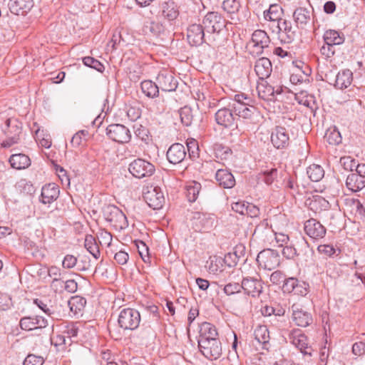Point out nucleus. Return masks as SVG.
<instances>
[{
  "label": "nucleus",
  "instance_id": "1",
  "mask_svg": "<svg viewBox=\"0 0 365 365\" xmlns=\"http://www.w3.org/2000/svg\"><path fill=\"white\" fill-rule=\"evenodd\" d=\"M202 24L207 33V44L213 47L224 46L227 41L225 30L227 22L224 17L217 12H208Z\"/></svg>",
  "mask_w": 365,
  "mask_h": 365
},
{
  "label": "nucleus",
  "instance_id": "2",
  "mask_svg": "<svg viewBox=\"0 0 365 365\" xmlns=\"http://www.w3.org/2000/svg\"><path fill=\"white\" fill-rule=\"evenodd\" d=\"M104 217L115 230H121L128 225L125 214L116 206L108 205L104 210Z\"/></svg>",
  "mask_w": 365,
  "mask_h": 365
},
{
  "label": "nucleus",
  "instance_id": "3",
  "mask_svg": "<svg viewBox=\"0 0 365 365\" xmlns=\"http://www.w3.org/2000/svg\"><path fill=\"white\" fill-rule=\"evenodd\" d=\"M140 322L139 312L131 308L122 309L118 319V323L123 330H134L138 327Z\"/></svg>",
  "mask_w": 365,
  "mask_h": 365
},
{
  "label": "nucleus",
  "instance_id": "4",
  "mask_svg": "<svg viewBox=\"0 0 365 365\" xmlns=\"http://www.w3.org/2000/svg\"><path fill=\"white\" fill-rule=\"evenodd\" d=\"M198 346L201 353L208 359H217L222 355V346L218 339H199Z\"/></svg>",
  "mask_w": 365,
  "mask_h": 365
},
{
  "label": "nucleus",
  "instance_id": "5",
  "mask_svg": "<svg viewBox=\"0 0 365 365\" xmlns=\"http://www.w3.org/2000/svg\"><path fill=\"white\" fill-rule=\"evenodd\" d=\"M257 262L264 269L272 270L279 265L280 257L276 250L267 249L258 254Z\"/></svg>",
  "mask_w": 365,
  "mask_h": 365
},
{
  "label": "nucleus",
  "instance_id": "6",
  "mask_svg": "<svg viewBox=\"0 0 365 365\" xmlns=\"http://www.w3.org/2000/svg\"><path fill=\"white\" fill-rule=\"evenodd\" d=\"M128 170L135 178H143L151 176L155 171V167L148 161L138 158L129 165Z\"/></svg>",
  "mask_w": 365,
  "mask_h": 365
},
{
  "label": "nucleus",
  "instance_id": "7",
  "mask_svg": "<svg viewBox=\"0 0 365 365\" xmlns=\"http://www.w3.org/2000/svg\"><path fill=\"white\" fill-rule=\"evenodd\" d=\"M106 135L118 143H127L131 139L129 129L122 124H110L106 128Z\"/></svg>",
  "mask_w": 365,
  "mask_h": 365
},
{
  "label": "nucleus",
  "instance_id": "8",
  "mask_svg": "<svg viewBox=\"0 0 365 365\" xmlns=\"http://www.w3.org/2000/svg\"><path fill=\"white\" fill-rule=\"evenodd\" d=\"M21 129V123L16 119L6 120V128L4 129V132L6 135L7 139L3 143L4 147H10L17 143L19 140Z\"/></svg>",
  "mask_w": 365,
  "mask_h": 365
},
{
  "label": "nucleus",
  "instance_id": "9",
  "mask_svg": "<svg viewBox=\"0 0 365 365\" xmlns=\"http://www.w3.org/2000/svg\"><path fill=\"white\" fill-rule=\"evenodd\" d=\"M187 38L192 46H200L204 42L207 43V33L202 24H193L187 28Z\"/></svg>",
  "mask_w": 365,
  "mask_h": 365
},
{
  "label": "nucleus",
  "instance_id": "10",
  "mask_svg": "<svg viewBox=\"0 0 365 365\" xmlns=\"http://www.w3.org/2000/svg\"><path fill=\"white\" fill-rule=\"evenodd\" d=\"M143 198L153 210L160 209L165 202L163 192L159 187H150L143 193Z\"/></svg>",
  "mask_w": 365,
  "mask_h": 365
},
{
  "label": "nucleus",
  "instance_id": "11",
  "mask_svg": "<svg viewBox=\"0 0 365 365\" xmlns=\"http://www.w3.org/2000/svg\"><path fill=\"white\" fill-rule=\"evenodd\" d=\"M251 42L257 55L262 54L264 50L269 48L271 40L268 34L263 30L258 29L253 32Z\"/></svg>",
  "mask_w": 365,
  "mask_h": 365
},
{
  "label": "nucleus",
  "instance_id": "12",
  "mask_svg": "<svg viewBox=\"0 0 365 365\" xmlns=\"http://www.w3.org/2000/svg\"><path fill=\"white\" fill-rule=\"evenodd\" d=\"M288 339L302 354L311 355L312 349L308 346L307 338L301 330L293 329L289 333Z\"/></svg>",
  "mask_w": 365,
  "mask_h": 365
},
{
  "label": "nucleus",
  "instance_id": "13",
  "mask_svg": "<svg viewBox=\"0 0 365 365\" xmlns=\"http://www.w3.org/2000/svg\"><path fill=\"white\" fill-rule=\"evenodd\" d=\"M242 287L245 293L252 297H257L262 292L263 285L258 277H246L242 281Z\"/></svg>",
  "mask_w": 365,
  "mask_h": 365
},
{
  "label": "nucleus",
  "instance_id": "14",
  "mask_svg": "<svg viewBox=\"0 0 365 365\" xmlns=\"http://www.w3.org/2000/svg\"><path fill=\"white\" fill-rule=\"evenodd\" d=\"M271 142L277 149L284 148L289 144V134L288 130L282 126H276L271 133Z\"/></svg>",
  "mask_w": 365,
  "mask_h": 365
},
{
  "label": "nucleus",
  "instance_id": "15",
  "mask_svg": "<svg viewBox=\"0 0 365 365\" xmlns=\"http://www.w3.org/2000/svg\"><path fill=\"white\" fill-rule=\"evenodd\" d=\"M156 82L159 89L163 91H173L178 87V81L170 71L164 70L159 73L156 78Z\"/></svg>",
  "mask_w": 365,
  "mask_h": 365
},
{
  "label": "nucleus",
  "instance_id": "16",
  "mask_svg": "<svg viewBox=\"0 0 365 365\" xmlns=\"http://www.w3.org/2000/svg\"><path fill=\"white\" fill-rule=\"evenodd\" d=\"M292 320L299 327H306L312 322V314L304 310L300 304L295 303L292 307Z\"/></svg>",
  "mask_w": 365,
  "mask_h": 365
},
{
  "label": "nucleus",
  "instance_id": "17",
  "mask_svg": "<svg viewBox=\"0 0 365 365\" xmlns=\"http://www.w3.org/2000/svg\"><path fill=\"white\" fill-rule=\"evenodd\" d=\"M304 229L306 234L314 240L323 238L327 232L326 228L314 218H311L305 222Z\"/></svg>",
  "mask_w": 365,
  "mask_h": 365
},
{
  "label": "nucleus",
  "instance_id": "18",
  "mask_svg": "<svg viewBox=\"0 0 365 365\" xmlns=\"http://www.w3.org/2000/svg\"><path fill=\"white\" fill-rule=\"evenodd\" d=\"M48 320L41 316L25 317L20 320V327L26 331L41 329L48 326Z\"/></svg>",
  "mask_w": 365,
  "mask_h": 365
},
{
  "label": "nucleus",
  "instance_id": "19",
  "mask_svg": "<svg viewBox=\"0 0 365 365\" xmlns=\"http://www.w3.org/2000/svg\"><path fill=\"white\" fill-rule=\"evenodd\" d=\"M215 118L216 123L224 128L232 126L235 119L230 107L219 109L215 113Z\"/></svg>",
  "mask_w": 365,
  "mask_h": 365
},
{
  "label": "nucleus",
  "instance_id": "20",
  "mask_svg": "<svg viewBox=\"0 0 365 365\" xmlns=\"http://www.w3.org/2000/svg\"><path fill=\"white\" fill-rule=\"evenodd\" d=\"M167 158L172 164H178L181 163L186 156L185 148L182 144L174 143L167 151Z\"/></svg>",
  "mask_w": 365,
  "mask_h": 365
},
{
  "label": "nucleus",
  "instance_id": "21",
  "mask_svg": "<svg viewBox=\"0 0 365 365\" xmlns=\"http://www.w3.org/2000/svg\"><path fill=\"white\" fill-rule=\"evenodd\" d=\"M160 12L165 19L172 21L179 16V6L173 0L163 1L160 4Z\"/></svg>",
  "mask_w": 365,
  "mask_h": 365
},
{
  "label": "nucleus",
  "instance_id": "22",
  "mask_svg": "<svg viewBox=\"0 0 365 365\" xmlns=\"http://www.w3.org/2000/svg\"><path fill=\"white\" fill-rule=\"evenodd\" d=\"M255 71L259 81L265 80L270 76L272 71L270 60L266 57H262L257 59L255 62Z\"/></svg>",
  "mask_w": 365,
  "mask_h": 365
},
{
  "label": "nucleus",
  "instance_id": "23",
  "mask_svg": "<svg viewBox=\"0 0 365 365\" xmlns=\"http://www.w3.org/2000/svg\"><path fill=\"white\" fill-rule=\"evenodd\" d=\"M33 6V0H10L9 2L10 11L16 15H24Z\"/></svg>",
  "mask_w": 365,
  "mask_h": 365
},
{
  "label": "nucleus",
  "instance_id": "24",
  "mask_svg": "<svg viewBox=\"0 0 365 365\" xmlns=\"http://www.w3.org/2000/svg\"><path fill=\"white\" fill-rule=\"evenodd\" d=\"M278 33L280 37L286 43L292 42L295 37V31H293L290 21L285 19L279 20L277 22Z\"/></svg>",
  "mask_w": 365,
  "mask_h": 365
},
{
  "label": "nucleus",
  "instance_id": "25",
  "mask_svg": "<svg viewBox=\"0 0 365 365\" xmlns=\"http://www.w3.org/2000/svg\"><path fill=\"white\" fill-rule=\"evenodd\" d=\"M215 179L224 188H232L235 185L234 176L227 169H218L215 174Z\"/></svg>",
  "mask_w": 365,
  "mask_h": 365
},
{
  "label": "nucleus",
  "instance_id": "26",
  "mask_svg": "<svg viewBox=\"0 0 365 365\" xmlns=\"http://www.w3.org/2000/svg\"><path fill=\"white\" fill-rule=\"evenodd\" d=\"M59 189L54 183H49L42 187L41 202L43 204H49L56 200L59 195Z\"/></svg>",
  "mask_w": 365,
  "mask_h": 365
},
{
  "label": "nucleus",
  "instance_id": "27",
  "mask_svg": "<svg viewBox=\"0 0 365 365\" xmlns=\"http://www.w3.org/2000/svg\"><path fill=\"white\" fill-rule=\"evenodd\" d=\"M257 91L258 96L264 101H274V88L269 85L265 80L257 82Z\"/></svg>",
  "mask_w": 365,
  "mask_h": 365
},
{
  "label": "nucleus",
  "instance_id": "28",
  "mask_svg": "<svg viewBox=\"0 0 365 365\" xmlns=\"http://www.w3.org/2000/svg\"><path fill=\"white\" fill-rule=\"evenodd\" d=\"M346 187L352 192H357L365 187V179L357 173L349 174L346 180Z\"/></svg>",
  "mask_w": 365,
  "mask_h": 365
},
{
  "label": "nucleus",
  "instance_id": "29",
  "mask_svg": "<svg viewBox=\"0 0 365 365\" xmlns=\"http://www.w3.org/2000/svg\"><path fill=\"white\" fill-rule=\"evenodd\" d=\"M193 220L196 221L195 223L198 229H210L213 226L215 221L212 215L200 212H195L193 215Z\"/></svg>",
  "mask_w": 365,
  "mask_h": 365
},
{
  "label": "nucleus",
  "instance_id": "30",
  "mask_svg": "<svg viewBox=\"0 0 365 365\" xmlns=\"http://www.w3.org/2000/svg\"><path fill=\"white\" fill-rule=\"evenodd\" d=\"M11 166L16 170H22L31 165L30 158L25 154H14L9 158Z\"/></svg>",
  "mask_w": 365,
  "mask_h": 365
},
{
  "label": "nucleus",
  "instance_id": "31",
  "mask_svg": "<svg viewBox=\"0 0 365 365\" xmlns=\"http://www.w3.org/2000/svg\"><path fill=\"white\" fill-rule=\"evenodd\" d=\"M352 73L349 70H344L336 73L334 86L339 89L346 88L351 83Z\"/></svg>",
  "mask_w": 365,
  "mask_h": 365
},
{
  "label": "nucleus",
  "instance_id": "32",
  "mask_svg": "<svg viewBox=\"0 0 365 365\" xmlns=\"http://www.w3.org/2000/svg\"><path fill=\"white\" fill-rule=\"evenodd\" d=\"M215 157L222 161L229 160L232 155V150L221 143H215L212 146Z\"/></svg>",
  "mask_w": 365,
  "mask_h": 365
},
{
  "label": "nucleus",
  "instance_id": "33",
  "mask_svg": "<svg viewBox=\"0 0 365 365\" xmlns=\"http://www.w3.org/2000/svg\"><path fill=\"white\" fill-rule=\"evenodd\" d=\"M324 43L333 46L340 45L344 43V37L339 31L335 30H328L325 31L323 36Z\"/></svg>",
  "mask_w": 365,
  "mask_h": 365
},
{
  "label": "nucleus",
  "instance_id": "34",
  "mask_svg": "<svg viewBox=\"0 0 365 365\" xmlns=\"http://www.w3.org/2000/svg\"><path fill=\"white\" fill-rule=\"evenodd\" d=\"M255 339L263 345V348L268 349L267 344L269 340V333L266 326H258L254 331Z\"/></svg>",
  "mask_w": 365,
  "mask_h": 365
},
{
  "label": "nucleus",
  "instance_id": "35",
  "mask_svg": "<svg viewBox=\"0 0 365 365\" xmlns=\"http://www.w3.org/2000/svg\"><path fill=\"white\" fill-rule=\"evenodd\" d=\"M142 92L148 98H155L158 96L159 87L157 82L154 83L152 81H143L140 83Z\"/></svg>",
  "mask_w": 365,
  "mask_h": 365
},
{
  "label": "nucleus",
  "instance_id": "36",
  "mask_svg": "<svg viewBox=\"0 0 365 365\" xmlns=\"http://www.w3.org/2000/svg\"><path fill=\"white\" fill-rule=\"evenodd\" d=\"M217 331L215 327L209 322H204L200 326L199 339H217Z\"/></svg>",
  "mask_w": 365,
  "mask_h": 365
},
{
  "label": "nucleus",
  "instance_id": "37",
  "mask_svg": "<svg viewBox=\"0 0 365 365\" xmlns=\"http://www.w3.org/2000/svg\"><path fill=\"white\" fill-rule=\"evenodd\" d=\"M293 18L296 24L303 27L310 19V12L305 8H297L293 14Z\"/></svg>",
  "mask_w": 365,
  "mask_h": 365
},
{
  "label": "nucleus",
  "instance_id": "38",
  "mask_svg": "<svg viewBox=\"0 0 365 365\" xmlns=\"http://www.w3.org/2000/svg\"><path fill=\"white\" fill-rule=\"evenodd\" d=\"M307 173L311 180L314 182H319L321 180L324 175V169L319 165L313 164L307 168Z\"/></svg>",
  "mask_w": 365,
  "mask_h": 365
},
{
  "label": "nucleus",
  "instance_id": "39",
  "mask_svg": "<svg viewBox=\"0 0 365 365\" xmlns=\"http://www.w3.org/2000/svg\"><path fill=\"white\" fill-rule=\"evenodd\" d=\"M84 246L86 249L96 258L100 256V250L96 242V239L91 235L86 236Z\"/></svg>",
  "mask_w": 365,
  "mask_h": 365
},
{
  "label": "nucleus",
  "instance_id": "40",
  "mask_svg": "<svg viewBox=\"0 0 365 365\" xmlns=\"http://www.w3.org/2000/svg\"><path fill=\"white\" fill-rule=\"evenodd\" d=\"M201 190L200 183L192 181L186 186V196L190 202H195Z\"/></svg>",
  "mask_w": 365,
  "mask_h": 365
},
{
  "label": "nucleus",
  "instance_id": "41",
  "mask_svg": "<svg viewBox=\"0 0 365 365\" xmlns=\"http://www.w3.org/2000/svg\"><path fill=\"white\" fill-rule=\"evenodd\" d=\"M143 31L145 34L149 31L155 36H160L165 32V27L159 22L152 21L144 26Z\"/></svg>",
  "mask_w": 365,
  "mask_h": 365
},
{
  "label": "nucleus",
  "instance_id": "42",
  "mask_svg": "<svg viewBox=\"0 0 365 365\" xmlns=\"http://www.w3.org/2000/svg\"><path fill=\"white\" fill-rule=\"evenodd\" d=\"M324 138L330 145H339L341 142L340 132L336 128L327 130Z\"/></svg>",
  "mask_w": 365,
  "mask_h": 365
},
{
  "label": "nucleus",
  "instance_id": "43",
  "mask_svg": "<svg viewBox=\"0 0 365 365\" xmlns=\"http://www.w3.org/2000/svg\"><path fill=\"white\" fill-rule=\"evenodd\" d=\"M280 7L278 5H271L267 11L264 12V16L266 20L271 21H277L281 20L280 18Z\"/></svg>",
  "mask_w": 365,
  "mask_h": 365
},
{
  "label": "nucleus",
  "instance_id": "44",
  "mask_svg": "<svg viewBox=\"0 0 365 365\" xmlns=\"http://www.w3.org/2000/svg\"><path fill=\"white\" fill-rule=\"evenodd\" d=\"M181 122L185 126H190L193 120V114L191 108L185 106L180 110Z\"/></svg>",
  "mask_w": 365,
  "mask_h": 365
},
{
  "label": "nucleus",
  "instance_id": "45",
  "mask_svg": "<svg viewBox=\"0 0 365 365\" xmlns=\"http://www.w3.org/2000/svg\"><path fill=\"white\" fill-rule=\"evenodd\" d=\"M277 170L272 168L264 171L259 175V179L264 181L267 185H272L277 177Z\"/></svg>",
  "mask_w": 365,
  "mask_h": 365
},
{
  "label": "nucleus",
  "instance_id": "46",
  "mask_svg": "<svg viewBox=\"0 0 365 365\" xmlns=\"http://www.w3.org/2000/svg\"><path fill=\"white\" fill-rule=\"evenodd\" d=\"M48 273L51 277H53L51 282L52 287H57L58 285H59L61 287H63V281H61L59 278L61 276V272L57 267L52 266L48 268Z\"/></svg>",
  "mask_w": 365,
  "mask_h": 365
},
{
  "label": "nucleus",
  "instance_id": "47",
  "mask_svg": "<svg viewBox=\"0 0 365 365\" xmlns=\"http://www.w3.org/2000/svg\"><path fill=\"white\" fill-rule=\"evenodd\" d=\"M223 9L230 14L237 12L240 8V4L237 0H225L222 3Z\"/></svg>",
  "mask_w": 365,
  "mask_h": 365
},
{
  "label": "nucleus",
  "instance_id": "48",
  "mask_svg": "<svg viewBox=\"0 0 365 365\" xmlns=\"http://www.w3.org/2000/svg\"><path fill=\"white\" fill-rule=\"evenodd\" d=\"M83 63L88 67L96 69L98 71L103 72L104 66L98 60L91 56H86L83 58Z\"/></svg>",
  "mask_w": 365,
  "mask_h": 365
},
{
  "label": "nucleus",
  "instance_id": "49",
  "mask_svg": "<svg viewBox=\"0 0 365 365\" xmlns=\"http://www.w3.org/2000/svg\"><path fill=\"white\" fill-rule=\"evenodd\" d=\"M299 281L297 278L289 277L288 279H285L284 281L282 289L284 292H294V290H296V287H297Z\"/></svg>",
  "mask_w": 365,
  "mask_h": 365
},
{
  "label": "nucleus",
  "instance_id": "50",
  "mask_svg": "<svg viewBox=\"0 0 365 365\" xmlns=\"http://www.w3.org/2000/svg\"><path fill=\"white\" fill-rule=\"evenodd\" d=\"M308 78V74L305 73L304 71H302L300 70H297L296 73H293L290 76V82L292 84H298L302 83L304 81H306Z\"/></svg>",
  "mask_w": 365,
  "mask_h": 365
},
{
  "label": "nucleus",
  "instance_id": "51",
  "mask_svg": "<svg viewBox=\"0 0 365 365\" xmlns=\"http://www.w3.org/2000/svg\"><path fill=\"white\" fill-rule=\"evenodd\" d=\"M241 289H242V283L239 284L237 282L229 283L224 287V292L227 295L239 293L241 292Z\"/></svg>",
  "mask_w": 365,
  "mask_h": 365
},
{
  "label": "nucleus",
  "instance_id": "52",
  "mask_svg": "<svg viewBox=\"0 0 365 365\" xmlns=\"http://www.w3.org/2000/svg\"><path fill=\"white\" fill-rule=\"evenodd\" d=\"M78 330V327L74 324H71L66 327L63 334L68 340L69 344L72 342L71 338L77 336Z\"/></svg>",
  "mask_w": 365,
  "mask_h": 365
},
{
  "label": "nucleus",
  "instance_id": "53",
  "mask_svg": "<svg viewBox=\"0 0 365 365\" xmlns=\"http://www.w3.org/2000/svg\"><path fill=\"white\" fill-rule=\"evenodd\" d=\"M43 357L34 354H29L24 361V365H43Z\"/></svg>",
  "mask_w": 365,
  "mask_h": 365
},
{
  "label": "nucleus",
  "instance_id": "54",
  "mask_svg": "<svg viewBox=\"0 0 365 365\" xmlns=\"http://www.w3.org/2000/svg\"><path fill=\"white\" fill-rule=\"evenodd\" d=\"M136 246L138 247V250L139 255H140L142 259L147 262L150 257L148 256V247L147 245L142 241H139L136 242Z\"/></svg>",
  "mask_w": 365,
  "mask_h": 365
},
{
  "label": "nucleus",
  "instance_id": "55",
  "mask_svg": "<svg viewBox=\"0 0 365 365\" xmlns=\"http://www.w3.org/2000/svg\"><path fill=\"white\" fill-rule=\"evenodd\" d=\"M351 202L355 208L356 215H357L361 220H365V207L362 203L358 199H353Z\"/></svg>",
  "mask_w": 365,
  "mask_h": 365
},
{
  "label": "nucleus",
  "instance_id": "56",
  "mask_svg": "<svg viewBox=\"0 0 365 365\" xmlns=\"http://www.w3.org/2000/svg\"><path fill=\"white\" fill-rule=\"evenodd\" d=\"M150 110L155 114H161L165 110V106L163 100H155L150 106Z\"/></svg>",
  "mask_w": 365,
  "mask_h": 365
},
{
  "label": "nucleus",
  "instance_id": "57",
  "mask_svg": "<svg viewBox=\"0 0 365 365\" xmlns=\"http://www.w3.org/2000/svg\"><path fill=\"white\" fill-rule=\"evenodd\" d=\"M187 148L190 158H195L198 155V144L195 140H188L187 142Z\"/></svg>",
  "mask_w": 365,
  "mask_h": 365
},
{
  "label": "nucleus",
  "instance_id": "58",
  "mask_svg": "<svg viewBox=\"0 0 365 365\" xmlns=\"http://www.w3.org/2000/svg\"><path fill=\"white\" fill-rule=\"evenodd\" d=\"M77 257L72 255H66L62 262V266L65 269H71L76 265Z\"/></svg>",
  "mask_w": 365,
  "mask_h": 365
},
{
  "label": "nucleus",
  "instance_id": "59",
  "mask_svg": "<svg viewBox=\"0 0 365 365\" xmlns=\"http://www.w3.org/2000/svg\"><path fill=\"white\" fill-rule=\"evenodd\" d=\"M334 46L326 43L321 47L320 53L322 56L325 57V58H331L334 56L335 53Z\"/></svg>",
  "mask_w": 365,
  "mask_h": 365
},
{
  "label": "nucleus",
  "instance_id": "60",
  "mask_svg": "<svg viewBox=\"0 0 365 365\" xmlns=\"http://www.w3.org/2000/svg\"><path fill=\"white\" fill-rule=\"evenodd\" d=\"M114 259L118 264L124 265L128 262L129 255L125 251L120 250L115 254Z\"/></svg>",
  "mask_w": 365,
  "mask_h": 365
},
{
  "label": "nucleus",
  "instance_id": "61",
  "mask_svg": "<svg viewBox=\"0 0 365 365\" xmlns=\"http://www.w3.org/2000/svg\"><path fill=\"white\" fill-rule=\"evenodd\" d=\"M340 163L344 166V169L346 170L352 171L354 168H355V167L356 166V161L351 159L350 157L341 158Z\"/></svg>",
  "mask_w": 365,
  "mask_h": 365
},
{
  "label": "nucleus",
  "instance_id": "62",
  "mask_svg": "<svg viewBox=\"0 0 365 365\" xmlns=\"http://www.w3.org/2000/svg\"><path fill=\"white\" fill-rule=\"evenodd\" d=\"M56 170L62 184L63 185L68 186L70 185V178L68 176L66 171L62 167L60 166H58L56 168Z\"/></svg>",
  "mask_w": 365,
  "mask_h": 365
},
{
  "label": "nucleus",
  "instance_id": "63",
  "mask_svg": "<svg viewBox=\"0 0 365 365\" xmlns=\"http://www.w3.org/2000/svg\"><path fill=\"white\" fill-rule=\"evenodd\" d=\"M282 255L287 259H293L295 256L299 255L297 249L293 246L286 245L282 250Z\"/></svg>",
  "mask_w": 365,
  "mask_h": 365
},
{
  "label": "nucleus",
  "instance_id": "64",
  "mask_svg": "<svg viewBox=\"0 0 365 365\" xmlns=\"http://www.w3.org/2000/svg\"><path fill=\"white\" fill-rule=\"evenodd\" d=\"M352 352L356 356L363 355L365 353V343L363 341L354 343L352 346Z\"/></svg>",
  "mask_w": 365,
  "mask_h": 365
}]
</instances>
